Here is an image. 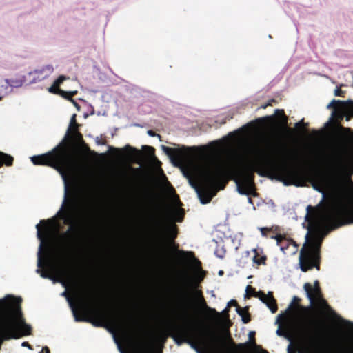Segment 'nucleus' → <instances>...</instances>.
Returning a JSON list of instances; mask_svg holds the SVG:
<instances>
[{
  "label": "nucleus",
  "mask_w": 353,
  "mask_h": 353,
  "mask_svg": "<svg viewBox=\"0 0 353 353\" xmlns=\"http://www.w3.org/2000/svg\"><path fill=\"white\" fill-rule=\"evenodd\" d=\"M6 83H7V86L12 87V88H19L23 85L25 82L24 79H6Z\"/></svg>",
  "instance_id": "cd10ccee"
},
{
  "label": "nucleus",
  "mask_w": 353,
  "mask_h": 353,
  "mask_svg": "<svg viewBox=\"0 0 353 353\" xmlns=\"http://www.w3.org/2000/svg\"><path fill=\"white\" fill-rule=\"evenodd\" d=\"M174 219L177 222H181L183 220L185 213L183 209L174 210Z\"/></svg>",
  "instance_id": "7c9ffc66"
},
{
  "label": "nucleus",
  "mask_w": 353,
  "mask_h": 353,
  "mask_svg": "<svg viewBox=\"0 0 353 353\" xmlns=\"http://www.w3.org/2000/svg\"><path fill=\"white\" fill-rule=\"evenodd\" d=\"M305 221L314 228L306 235V243L300 251L299 265L303 272L314 267L320 270V249L323 241L318 228L323 225L329 231L353 223V184L348 189L336 188L325 201L307 207Z\"/></svg>",
  "instance_id": "f03ea898"
},
{
  "label": "nucleus",
  "mask_w": 353,
  "mask_h": 353,
  "mask_svg": "<svg viewBox=\"0 0 353 353\" xmlns=\"http://www.w3.org/2000/svg\"><path fill=\"white\" fill-rule=\"evenodd\" d=\"M63 208L59 212L60 218L69 225L63 236L70 248H77L82 243L85 229V219L80 216V203L77 196H72L67 199Z\"/></svg>",
  "instance_id": "0eeeda50"
},
{
  "label": "nucleus",
  "mask_w": 353,
  "mask_h": 353,
  "mask_svg": "<svg viewBox=\"0 0 353 353\" xmlns=\"http://www.w3.org/2000/svg\"><path fill=\"white\" fill-rule=\"evenodd\" d=\"M347 109L351 115L347 116L349 121L353 117V101L348 100ZM292 169L300 171L303 175L305 184L310 182L313 188L319 192H323L325 187L331 182H338L343 179L344 183L338 188L348 189L353 181V131L350 128L341 126L336 134V141L333 152L327 161L325 172L307 174L302 169L291 166Z\"/></svg>",
  "instance_id": "7ed1b4c3"
},
{
  "label": "nucleus",
  "mask_w": 353,
  "mask_h": 353,
  "mask_svg": "<svg viewBox=\"0 0 353 353\" xmlns=\"http://www.w3.org/2000/svg\"><path fill=\"white\" fill-rule=\"evenodd\" d=\"M97 143L98 145H105L106 143V141L105 140L97 141Z\"/></svg>",
  "instance_id": "3c124183"
},
{
  "label": "nucleus",
  "mask_w": 353,
  "mask_h": 353,
  "mask_svg": "<svg viewBox=\"0 0 353 353\" xmlns=\"http://www.w3.org/2000/svg\"><path fill=\"white\" fill-rule=\"evenodd\" d=\"M285 321L283 323L279 325V328L276 330V334L279 336H283L288 339L290 343L294 340L295 338V331L297 327L303 323L305 321L299 322L294 325H292L291 322L287 319L285 316H283Z\"/></svg>",
  "instance_id": "4468645a"
},
{
  "label": "nucleus",
  "mask_w": 353,
  "mask_h": 353,
  "mask_svg": "<svg viewBox=\"0 0 353 353\" xmlns=\"http://www.w3.org/2000/svg\"><path fill=\"white\" fill-rule=\"evenodd\" d=\"M253 252L254 253V256L253 257V262L257 264L258 265H265L267 260L266 255L263 254H260V252L258 249H254Z\"/></svg>",
  "instance_id": "393cba45"
},
{
  "label": "nucleus",
  "mask_w": 353,
  "mask_h": 353,
  "mask_svg": "<svg viewBox=\"0 0 353 353\" xmlns=\"http://www.w3.org/2000/svg\"><path fill=\"white\" fill-rule=\"evenodd\" d=\"M223 274V271H220L219 274Z\"/></svg>",
  "instance_id": "5fc2aeb1"
},
{
  "label": "nucleus",
  "mask_w": 353,
  "mask_h": 353,
  "mask_svg": "<svg viewBox=\"0 0 353 353\" xmlns=\"http://www.w3.org/2000/svg\"><path fill=\"white\" fill-rule=\"evenodd\" d=\"M68 301L72 308L74 319L77 322H90L92 323L93 325L95 326H103V323L106 322L111 323L114 325H117L119 324V321L117 318H116V316H114L110 312H108L99 308H95L92 311L94 316L97 319V321H92L91 319L87 318L84 314H79L77 312V310L73 301L71 300L70 297H68Z\"/></svg>",
  "instance_id": "9d476101"
},
{
  "label": "nucleus",
  "mask_w": 353,
  "mask_h": 353,
  "mask_svg": "<svg viewBox=\"0 0 353 353\" xmlns=\"http://www.w3.org/2000/svg\"><path fill=\"white\" fill-rule=\"evenodd\" d=\"M303 288L306 292L307 296L310 300L311 305H314L316 301L322 307L325 309L330 308L326 300L323 297L319 281L316 280L314 281V287H312L310 283H306L304 284Z\"/></svg>",
  "instance_id": "f8f14e48"
},
{
  "label": "nucleus",
  "mask_w": 353,
  "mask_h": 353,
  "mask_svg": "<svg viewBox=\"0 0 353 353\" xmlns=\"http://www.w3.org/2000/svg\"><path fill=\"white\" fill-rule=\"evenodd\" d=\"M63 295H66V294H66V292H64L63 293Z\"/></svg>",
  "instance_id": "6e6d98bb"
},
{
  "label": "nucleus",
  "mask_w": 353,
  "mask_h": 353,
  "mask_svg": "<svg viewBox=\"0 0 353 353\" xmlns=\"http://www.w3.org/2000/svg\"><path fill=\"white\" fill-rule=\"evenodd\" d=\"M78 128L79 125L75 123L74 129H68L65 138L51 151L31 157L34 165H46L57 170L65 182L66 189L68 181L76 177L81 164L80 159L74 156L70 146L72 141L79 147L85 142Z\"/></svg>",
  "instance_id": "20e7f679"
},
{
  "label": "nucleus",
  "mask_w": 353,
  "mask_h": 353,
  "mask_svg": "<svg viewBox=\"0 0 353 353\" xmlns=\"http://www.w3.org/2000/svg\"><path fill=\"white\" fill-rule=\"evenodd\" d=\"M21 345H22L23 347H28V348H29V349H30V350H32V347L31 345H30V344L28 343V342H26V341L23 342V343H22V344H21Z\"/></svg>",
  "instance_id": "09e8293b"
},
{
  "label": "nucleus",
  "mask_w": 353,
  "mask_h": 353,
  "mask_svg": "<svg viewBox=\"0 0 353 353\" xmlns=\"http://www.w3.org/2000/svg\"><path fill=\"white\" fill-rule=\"evenodd\" d=\"M308 125V123H305L304 122V119H303L301 121H300L299 122L296 123L295 124V128L299 129V130H305V129L307 127Z\"/></svg>",
  "instance_id": "2f4dec72"
},
{
  "label": "nucleus",
  "mask_w": 353,
  "mask_h": 353,
  "mask_svg": "<svg viewBox=\"0 0 353 353\" xmlns=\"http://www.w3.org/2000/svg\"><path fill=\"white\" fill-rule=\"evenodd\" d=\"M347 102H348V101H339V100L333 99L327 105V108H336V106L338 105L341 104V105H343V110H344L345 114H346V117L347 116H350V115H351V112L348 111L347 109Z\"/></svg>",
  "instance_id": "bb28decb"
},
{
  "label": "nucleus",
  "mask_w": 353,
  "mask_h": 353,
  "mask_svg": "<svg viewBox=\"0 0 353 353\" xmlns=\"http://www.w3.org/2000/svg\"><path fill=\"white\" fill-rule=\"evenodd\" d=\"M41 353H50V350L47 346H45L43 347Z\"/></svg>",
  "instance_id": "de8ad7c7"
},
{
  "label": "nucleus",
  "mask_w": 353,
  "mask_h": 353,
  "mask_svg": "<svg viewBox=\"0 0 353 353\" xmlns=\"http://www.w3.org/2000/svg\"><path fill=\"white\" fill-rule=\"evenodd\" d=\"M301 301V299L300 298L294 296L292 299V301L290 305H289V307L287 308V310L285 311L286 314H290V313H291L292 311H297V310L304 312V313L307 312L310 310V307L301 305H300Z\"/></svg>",
  "instance_id": "aec40b11"
},
{
  "label": "nucleus",
  "mask_w": 353,
  "mask_h": 353,
  "mask_svg": "<svg viewBox=\"0 0 353 353\" xmlns=\"http://www.w3.org/2000/svg\"><path fill=\"white\" fill-rule=\"evenodd\" d=\"M176 301L178 307L183 312L188 321L183 325H172L168 332H161L157 336L158 341L163 344L167 338L170 336L177 345L187 343L198 353H207V347L213 341L214 334L211 336L209 341L201 339L198 324L188 312L192 306V302L190 293L185 288H180L178 290Z\"/></svg>",
  "instance_id": "39448f33"
},
{
  "label": "nucleus",
  "mask_w": 353,
  "mask_h": 353,
  "mask_svg": "<svg viewBox=\"0 0 353 353\" xmlns=\"http://www.w3.org/2000/svg\"><path fill=\"white\" fill-rule=\"evenodd\" d=\"M156 229L159 234L165 235L172 243H174V239L178 234V228L173 218L165 216L159 219L156 222Z\"/></svg>",
  "instance_id": "9b49d317"
},
{
  "label": "nucleus",
  "mask_w": 353,
  "mask_h": 353,
  "mask_svg": "<svg viewBox=\"0 0 353 353\" xmlns=\"http://www.w3.org/2000/svg\"><path fill=\"white\" fill-rule=\"evenodd\" d=\"M125 149L127 150H129L130 152H133L136 154H140V152L138 150H137L136 148H132V147H131L130 145H128L125 146Z\"/></svg>",
  "instance_id": "58836bf2"
},
{
  "label": "nucleus",
  "mask_w": 353,
  "mask_h": 353,
  "mask_svg": "<svg viewBox=\"0 0 353 353\" xmlns=\"http://www.w3.org/2000/svg\"><path fill=\"white\" fill-rule=\"evenodd\" d=\"M250 353H269L266 350L263 349L261 345H256Z\"/></svg>",
  "instance_id": "473e14b6"
},
{
  "label": "nucleus",
  "mask_w": 353,
  "mask_h": 353,
  "mask_svg": "<svg viewBox=\"0 0 353 353\" xmlns=\"http://www.w3.org/2000/svg\"><path fill=\"white\" fill-rule=\"evenodd\" d=\"M327 338V336L321 342V345L310 353H353V345L343 346L341 347L339 351H336L332 345L325 343Z\"/></svg>",
  "instance_id": "dca6fc26"
},
{
  "label": "nucleus",
  "mask_w": 353,
  "mask_h": 353,
  "mask_svg": "<svg viewBox=\"0 0 353 353\" xmlns=\"http://www.w3.org/2000/svg\"><path fill=\"white\" fill-rule=\"evenodd\" d=\"M148 134L151 136V137H154V136H157L159 137H161V136L158 134H157L155 132H154L153 130H150L148 131Z\"/></svg>",
  "instance_id": "c03bdc74"
},
{
  "label": "nucleus",
  "mask_w": 353,
  "mask_h": 353,
  "mask_svg": "<svg viewBox=\"0 0 353 353\" xmlns=\"http://www.w3.org/2000/svg\"><path fill=\"white\" fill-rule=\"evenodd\" d=\"M147 148H148L150 151V155L152 156V158L154 161H158L157 157L154 155V148L150 146H145Z\"/></svg>",
  "instance_id": "ea45409f"
},
{
  "label": "nucleus",
  "mask_w": 353,
  "mask_h": 353,
  "mask_svg": "<svg viewBox=\"0 0 353 353\" xmlns=\"http://www.w3.org/2000/svg\"><path fill=\"white\" fill-rule=\"evenodd\" d=\"M66 79V77L63 75H61L59 76L55 81H54V83H55V85L59 87L60 85L63 82L64 80Z\"/></svg>",
  "instance_id": "f704fd0d"
},
{
  "label": "nucleus",
  "mask_w": 353,
  "mask_h": 353,
  "mask_svg": "<svg viewBox=\"0 0 353 353\" xmlns=\"http://www.w3.org/2000/svg\"><path fill=\"white\" fill-rule=\"evenodd\" d=\"M272 238L275 239L276 241V244L279 245L281 250V251L284 254H287V250L290 248V246H293V250H292V254H295L298 249V244L291 239H288L285 236L281 234H276Z\"/></svg>",
  "instance_id": "a211bd4d"
},
{
  "label": "nucleus",
  "mask_w": 353,
  "mask_h": 353,
  "mask_svg": "<svg viewBox=\"0 0 353 353\" xmlns=\"http://www.w3.org/2000/svg\"><path fill=\"white\" fill-rule=\"evenodd\" d=\"M48 92H50V93H53V94H59V92H61V89L59 88V87L55 85V83H53V84L52 85V86H50L49 88H48Z\"/></svg>",
  "instance_id": "72a5a7b5"
},
{
  "label": "nucleus",
  "mask_w": 353,
  "mask_h": 353,
  "mask_svg": "<svg viewBox=\"0 0 353 353\" xmlns=\"http://www.w3.org/2000/svg\"><path fill=\"white\" fill-rule=\"evenodd\" d=\"M168 185L170 186V191H171V193L174 194V199L176 201H178L180 203V200H179V196L176 194V191L174 190V188L172 186V185L168 181Z\"/></svg>",
  "instance_id": "c9c22d12"
},
{
  "label": "nucleus",
  "mask_w": 353,
  "mask_h": 353,
  "mask_svg": "<svg viewBox=\"0 0 353 353\" xmlns=\"http://www.w3.org/2000/svg\"><path fill=\"white\" fill-rule=\"evenodd\" d=\"M229 311H230V307H227L225 309H224V310L223 311V312H222V313H223V314L224 316H228V312H229Z\"/></svg>",
  "instance_id": "8fccbe9b"
},
{
  "label": "nucleus",
  "mask_w": 353,
  "mask_h": 353,
  "mask_svg": "<svg viewBox=\"0 0 353 353\" xmlns=\"http://www.w3.org/2000/svg\"><path fill=\"white\" fill-rule=\"evenodd\" d=\"M44 265V263L42 261V259H41V254H40V252H39V256H38V263H37V266L40 268H43Z\"/></svg>",
  "instance_id": "79ce46f5"
},
{
  "label": "nucleus",
  "mask_w": 353,
  "mask_h": 353,
  "mask_svg": "<svg viewBox=\"0 0 353 353\" xmlns=\"http://www.w3.org/2000/svg\"><path fill=\"white\" fill-rule=\"evenodd\" d=\"M77 94V91H63L61 90V92H59V95L61 96L64 99L67 100H72V98L73 96L76 95Z\"/></svg>",
  "instance_id": "c756f323"
},
{
  "label": "nucleus",
  "mask_w": 353,
  "mask_h": 353,
  "mask_svg": "<svg viewBox=\"0 0 353 353\" xmlns=\"http://www.w3.org/2000/svg\"><path fill=\"white\" fill-rule=\"evenodd\" d=\"M199 303L202 307H203L205 310H207L210 314L214 315L215 316V319L219 321L220 319V314L216 312L214 308L210 307L207 305L206 301L204 297L202 295V292H199Z\"/></svg>",
  "instance_id": "4be33fe9"
},
{
  "label": "nucleus",
  "mask_w": 353,
  "mask_h": 353,
  "mask_svg": "<svg viewBox=\"0 0 353 353\" xmlns=\"http://www.w3.org/2000/svg\"><path fill=\"white\" fill-rule=\"evenodd\" d=\"M178 253L180 254V255H182V256H188L189 257H190L191 259H193L196 263H197V266L199 269L201 268V262L196 259L194 256V253L193 252H185V251H183V250H179L178 251Z\"/></svg>",
  "instance_id": "c85d7f7f"
},
{
  "label": "nucleus",
  "mask_w": 353,
  "mask_h": 353,
  "mask_svg": "<svg viewBox=\"0 0 353 353\" xmlns=\"http://www.w3.org/2000/svg\"><path fill=\"white\" fill-rule=\"evenodd\" d=\"M79 148L81 150V152H82L83 155L82 157L77 156V157H79L80 159V160H81V164H80V166H79V169L77 170V172L79 171V170H80V168L81 167L83 159L88 158V157H98L99 155L103 156V154H99L95 151L91 150L90 146L87 143H85V142L83 143L79 146ZM75 156L77 157V155H75Z\"/></svg>",
  "instance_id": "412c9836"
},
{
  "label": "nucleus",
  "mask_w": 353,
  "mask_h": 353,
  "mask_svg": "<svg viewBox=\"0 0 353 353\" xmlns=\"http://www.w3.org/2000/svg\"><path fill=\"white\" fill-rule=\"evenodd\" d=\"M275 116L279 119L277 124L283 128H287L288 118L285 114L284 110L276 109L275 110Z\"/></svg>",
  "instance_id": "b1692460"
},
{
  "label": "nucleus",
  "mask_w": 353,
  "mask_h": 353,
  "mask_svg": "<svg viewBox=\"0 0 353 353\" xmlns=\"http://www.w3.org/2000/svg\"><path fill=\"white\" fill-rule=\"evenodd\" d=\"M294 331L295 338L288 345V353H310L327 336L325 323L319 316L305 321Z\"/></svg>",
  "instance_id": "423d86ee"
},
{
  "label": "nucleus",
  "mask_w": 353,
  "mask_h": 353,
  "mask_svg": "<svg viewBox=\"0 0 353 353\" xmlns=\"http://www.w3.org/2000/svg\"><path fill=\"white\" fill-rule=\"evenodd\" d=\"M55 222L53 219L41 220L39 224L36 225L37 230V238L41 241L40 250H41L43 244L46 246V258L45 260V265L47 266L48 270H41L39 268L37 270L38 273H40L41 277L44 279H52V272H57L61 276L66 274V270L63 267L65 262L68 261V257L64 258V261L60 263L59 261L52 259L50 254V239L54 228Z\"/></svg>",
  "instance_id": "6e6552de"
},
{
  "label": "nucleus",
  "mask_w": 353,
  "mask_h": 353,
  "mask_svg": "<svg viewBox=\"0 0 353 353\" xmlns=\"http://www.w3.org/2000/svg\"><path fill=\"white\" fill-rule=\"evenodd\" d=\"M163 150L170 156H173L179 161H183L190 155L192 148L183 146L179 149H174L165 145H162Z\"/></svg>",
  "instance_id": "f3484780"
},
{
  "label": "nucleus",
  "mask_w": 353,
  "mask_h": 353,
  "mask_svg": "<svg viewBox=\"0 0 353 353\" xmlns=\"http://www.w3.org/2000/svg\"><path fill=\"white\" fill-rule=\"evenodd\" d=\"M53 70L54 68L52 65H47L40 70H35L34 71L30 72L29 74L37 76L34 78L33 81H40L50 76L52 73Z\"/></svg>",
  "instance_id": "6ab92c4d"
},
{
  "label": "nucleus",
  "mask_w": 353,
  "mask_h": 353,
  "mask_svg": "<svg viewBox=\"0 0 353 353\" xmlns=\"http://www.w3.org/2000/svg\"><path fill=\"white\" fill-rule=\"evenodd\" d=\"M334 94H335V96H337V97H345V91L342 90L339 88H337L334 91Z\"/></svg>",
  "instance_id": "e433bc0d"
},
{
  "label": "nucleus",
  "mask_w": 353,
  "mask_h": 353,
  "mask_svg": "<svg viewBox=\"0 0 353 353\" xmlns=\"http://www.w3.org/2000/svg\"><path fill=\"white\" fill-rule=\"evenodd\" d=\"M261 233H262L263 235H265V231H268V230L267 228H261Z\"/></svg>",
  "instance_id": "603ef678"
},
{
  "label": "nucleus",
  "mask_w": 353,
  "mask_h": 353,
  "mask_svg": "<svg viewBox=\"0 0 353 353\" xmlns=\"http://www.w3.org/2000/svg\"><path fill=\"white\" fill-rule=\"evenodd\" d=\"M262 119L272 121H274L276 119H275L274 116H267L264 118L259 119V120H262Z\"/></svg>",
  "instance_id": "37998d69"
},
{
  "label": "nucleus",
  "mask_w": 353,
  "mask_h": 353,
  "mask_svg": "<svg viewBox=\"0 0 353 353\" xmlns=\"http://www.w3.org/2000/svg\"><path fill=\"white\" fill-rule=\"evenodd\" d=\"M70 101H72V103H73L76 107H78V106H79L78 103H77L74 100H73L72 99V100H70Z\"/></svg>",
  "instance_id": "864d4df0"
},
{
  "label": "nucleus",
  "mask_w": 353,
  "mask_h": 353,
  "mask_svg": "<svg viewBox=\"0 0 353 353\" xmlns=\"http://www.w3.org/2000/svg\"><path fill=\"white\" fill-rule=\"evenodd\" d=\"M142 330L136 333L135 338L137 343L135 347L136 353H155L153 341L151 339L143 337L141 334Z\"/></svg>",
  "instance_id": "2eb2a0df"
},
{
  "label": "nucleus",
  "mask_w": 353,
  "mask_h": 353,
  "mask_svg": "<svg viewBox=\"0 0 353 353\" xmlns=\"http://www.w3.org/2000/svg\"><path fill=\"white\" fill-rule=\"evenodd\" d=\"M263 143L265 150L259 146L253 148L252 163L240 162L229 169L224 163L215 161L207 166L201 175V188L196 189L201 203H210L217 188L222 185L220 189L224 188L228 176L234 180L241 194H250L254 189V172L276 179L285 185L305 186V179L300 171L292 169L285 162L278 161V148L270 141H264Z\"/></svg>",
  "instance_id": "f257e3e1"
},
{
  "label": "nucleus",
  "mask_w": 353,
  "mask_h": 353,
  "mask_svg": "<svg viewBox=\"0 0 353 353\" xmlns=\"http://www.w3.org/2000/svg\"><path fill=\"white\" fill-rule=\"evenodd\" d=\"M75 123H77V121H76V114H73L72 118H71V121H70V126L69 128V129H74L75 128Z\"/></svg>",
  "instance_id": "4c0bfd02"
},
{
  "label": "nucleus",
  "mask_w": 353,
  "mask_h": 353,
  "mask_svg": "<svg viewBox=\"0 0 353 353\" xmlns=\"http://www.w3.org/2000/svg\"><path fill=\"white\" fill-rule=\"evenodd\" d=\"M85 295H88V294L86 293ZM88 296H78V299H79V302L81 303V304L83 305V299L84 298H88Z\"/></svg>",
  "instance_id": "49530a36"
},
{
  "label": "nucleus",
  "mask_w": 353,
  "mask_h": 353,
  "mask_svg": "<svg viewBox=\"0 0 353 353\" xmlns=\"http://www.w3.org/2000/svg\"><path fill=\"white\" fill-rule=\"evenodd\" d=\"M236 312L239 315H240L242 318V321L244 323H248L251 321L250 314L248 312V307H241L240 306H237Z\"/></svg>",
  "instance_id": "a878e982"
},
{
  "label": "nucleus",
  "mask_w": 353,
  "mask_h": 353,
  "mask_svg": "<svg viewBox=\"0 0 353 353\" xmlns=\"http://www.w3.org/2000/svg\"><path fill=\"white\" fill-rule=\"evenodd\" d=\"M256 332L250 331L248 334L249 341L235 344L232 339L229 336L231 345L233 346L228 353H250V352L258 345L255 339ZM228 349L225 340L220 335L214 334L213 341L207 347V353H226Z\"/></svg>",
  "instance_id": "1a4fd4ad"
},
{
  "label": "nucleus",
  "mask_w": 353,
  "mask_h": 353,
  "mask_svg": "<svg viewBox=\"0 0 353 353\" xmlns=\"http://www.w3.org/2000/svg\"><path fill=\"white\" fill-rule=\"evenodd\" d=\"M274 101H275V100L272 99V100L270 101L268 103L264 104V105H261V108H263V109H265V108H266L268 105H272V102H274Z\"/></svg>",
  "instance_id": "a18cd8bd"
},
{
  "label": "nucleus",
  "mask_w": 353,
  "mask_h": 353,
  "mask_svg": "<svg viewBox=\"0 0 353 353\" xmlns=\"http://www.w3.org/2000/svg\"><path fill=\"white\" fill-rule=\"evenodd\" d=\"M246 292L250 296L259 298L263 303H265L272 313H276L278 310L276 301L273 296L272 292H268L266 294L262 291L256 292L255 288L251 285H248Z\"/></svg>",
  "instance_id": "ddd939ff"
},
{
  "label": "nucleus",
  "mask_w": 353,
  "mask_h": 353,
  "mask_svg": "<svg viewBox=\"0 0 353 353\" xmlns=\"http://www.w3.org/2000/svg\"><path fill=\"white\" fill-rule=\"evenodd\" d=\"M227 306H228V307H230L232 306H235L237 308V306H239V305H238L236 300L232 299L228 302Z\"/></svg>",
  "instance_id": "a19ab883"
},
{
  "label": "nucleus",
  "mask_w": 353,
  "mask_h": 353,
  "mask_svg": "<svg viewBox=\"0 0 353 353\" xmlns=\"http://www.w3.org/2000/svg\"><path fill=\"white\" fill-rule=\"evenodd\" d=\"M13 157L0 151V168L3 165L11 166L13 164Z\"/></svg>",
  "instance_id": "5701e85b"
}]
</instances>
